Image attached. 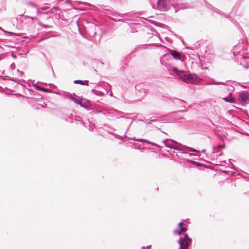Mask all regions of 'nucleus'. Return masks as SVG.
<instances>
[{
	"label": "nucleus",
	"instance_id": "f257e3e1",
	"mask_svg": "<svg viewBox=\"0 0 249 249\" xmlns=\"http://www.w3.org/2000/svg\"><path fill=\"white\" fill-rule=\"evenodd\" d=\"M173 71L178 76L182 81L186 83L197 82L198 77L194 74H187L184 71H178L177 68H174Z\"/></svg>",
	"mask_w": 249,
	"mask_h": 249
},
{
	"label": "nucleus",
	"instance_id": "f03ea898",
	"mask_svg": "<svg viewBox=\"0 0 249 249\" xmlns=\"http://www.w3.org/2000/svg\"><path fill=\"white\" fill-rule=\"evenodd\" d=\"M191 239L188 237L187 234H185L184 238L180 239V247L178 249H187L189 244L191 243Z\"/></svg>",
	"mask_w": 249,
	"mask_h": 249
},
{
	"label": "nucleus",
	"instance_id": "7ed1b4c3",
	"mask_svg": "<svg viewBox=\"0 0 249 249\" xmlns=\"http://www.w3.org/2000/svg\"><path fill=\"white\" fill-rule=\"evenodd\" d=\"M240 102L243 105H245L249 103V94L247 92H243L241 93L240 96Z\"/></svg>",
	"mask_w": 249,
	"mask_h": 249
},
{
	"label": "nucleus",
	"instance_id": "20e7f679",
	"mask_svg": "<svg viewBox=\"0 0 249 249\" xmlns=\"http://www.w3.org/2000/svg\"><path fill=\"white\" fill-rule=\"evenodd\" d=\"M169 2V0H159L157 4L159 8L161 10H166V5Z\"/></svg>",
	"mask_w": 249,
	"mask_h": 249
},
{
	"label": "nucleus",
	"instance_id": "39448f33",
	"mask_svg": "<svg viewBox=\"0 0 249 249\" xmlns=\"http://www.w3.org/2000/svg\"><path fill=\"white\" fill-rule=\"evenodd\" d=\"M178 225L180 228V231H175V233L180 235L186 231L187 228L186 225L183 223H180Z\"/></svg>",
	"mask_w": 249,
	"mask_h": 249
},
{
	"label": "nucleus",
	"instance_id": "423d86ee",
	"mask_svg": "<svg viewBox=\"0 0 249 249\" xmlns=\"http://www.w3.org/2000/svg\"><path fill=\"white\" fill-rule=\"evenodd\" d=\"M241 64L246 69L249 67V58L242 57L241 60Z\"/></svg>",
	"mask_w": 249,
	"mask_h": 249
},
{
	"label": "nucleus",
	"instance_id": "0eeeda50",
	"mask_svg": "<svg viewBox=\"0 0 249 249\" xmlns=\"http://www.w3.org/2000/svg\"><path fill=\"white\" fill-rule=\"evenodd\" d=\"M171 55L173 57L176 59L178 60H181V54L179 52H177L176 51H171L170 52Z\"/></svg>",
	"mask_w": 249,
	"mask_h": 249
},
{
	"label": "nucleus",
	"instance_id": "6e6552de",
	"mask_svg": "<svg viewBox=\"0 0 249 249\" xmlns=\"http://www.w3.org/2000/svg\"><path fill=\"white\" fill-rule=\"evenodd\" d=\"M74 83L75 84H80L81 85L88 86L89 81L87 80L82 81V80H75L74 81Z\"/></svg>",
	"mask_w": 249,
	"mask_h": 249
},
{
	"label": "nucleus",
	"instance_id": "1a4fd4ad",
	"mask_svg": "<svg viewBox=\"0 0 249 249\" xmlns=\"http://www.w3.org/2000/svg\"><path fill=\"white\" fill-rule=\"evenodd\" d=\"M77 103L78 104H80L81 106L82 107H88L89 106V104H87L86 105V101L84 100H77Z\"/></svg>",
	"mask_w": 249,
	"mask_h": 249
},
{
	"label": "nucleus",
	"instance_id": "9d476101",
	"mask_svg": "<svg viewBox=\"0 0 249 249\" xmlns=\"http://www.w3.org/2000/svg\"><path fill=\"white\" fill-rule=\"evenodd\" d=\"M223 99L227 102H229L231 103H234V99L231 97V94H230L227 97L224 98Z\"/></svg>",
	"mask_w": 249,
	"mask_h": 249
},
{
	"label": "nucleus",
	"instance_id": "9b49d317",
	"mask_svg": "<svg viewBox=\"0 0 249 249\" xmlns=\"http://www.w3.org/2000/svg\"><path fill=\"white\" fill-rule=\"evenodd\" d=\"M70 97H71V99H72L73 101H74L75 102H76L77 103V101L78 100H77V99H76V95H71L70 96Z\"/></svg>",
	"mask_w": 249,
	"mask_h": 249
},
{
	"label": "nucleus",
	"instance_id": "f8f14e48",
	"mask_svg": "<svg viewBox=\"0 0 249 249\" xmlns=\"http://www.w3.org/2000/svg\"><path fill=\"white\" fill-rule=\"evenodd\" d=\"M191 162L192 163H193L194 164H195V165H196V166H200V163H197V162H196L195 161H191Z\"/></svg>",
	"mask_w": 249,
	"mask_h": 249
},
{
	"label": "nucleus",
	"instance_id": "ddd939ff",
	"mask_svg": "<svg viewBox=\"0 0 249 249\" xmlns=\"http://www.w3.org/2000/svg\"><path fill=\"white\" fill-rule=\"evenodd\" d=\"M40 89L41 90L45 91H47V90H48L47 89H45V88H40Z\"/></svg>",
	"mask_w": 249,
	"mask_h": 249
},
{
	"label": "nucleus",
	"instance_id": "4468645a",
	"mask_svg": "<svg viewBox=\"0 0 249 249\" xmlns=\"http://www.w3.org/2000/svg\"><path fill=\"white\" fill-rule=\"evenodd\" d=\"M139 141H142V142H148V141L147 140H144V139H141Z\"/></svg>",
	"mask_w": 249,
	"mask_h": 249
}]
</instances>
